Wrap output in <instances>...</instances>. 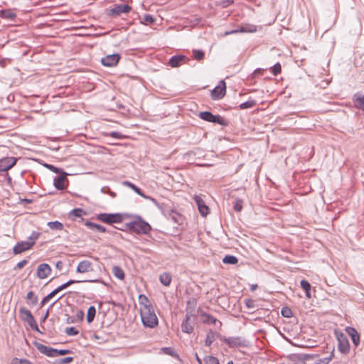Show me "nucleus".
<instances>
[{
  "mask_svg": "<svg viewBox=\"0 0 364 364\" xmlns=\"http://www.w3.org/2000/svg\"><path fill=\"white\" fill-rule=\"evenodd\" d=\"M140 317L141 323L145 328H154L159 324V319L154 307L140 309Z\"/></svg>",
  "mask_w": 364,
  "mask_h": 364,
  "instance_id": "f257e3e1",
  "label": "nucleus"
},
{
  "mask_svg": "<svg viewBox=\"0 0 364 364\" xmlns=\"http://www.w3.org/2000/svg\"><path fill=\"white\" fill-rule=\"evenodd\" d=\"M136 220L125 224V228L137 234H147L151 229L150 225L139 215H135Z\"/></svg>",
  "mask_w": 364,
  "mask_h": 364,
  "instance_id": "f03ea898",
  "label": "nucleus"
},
{
  "mask_svg": "<svg viewBox=\"0 0 364 364\" xmlns=\"http://www.w3.org/2000/svg\"><path fill=\"white\" fill-rule=\"evenodd\" d=\"M198 117L201 119L208 122L218 124L224 126V127L228 125V122L226 119H225L223 117H221L218 114L214 115L212 112H210L209 111L200 112L198 114Z\"/></svg>",
  "mask_w": 364,
  "mask_h": 364,
  "instance_id": "7ed1b4c3",
  "label": "nucleus"
},
{
  "mask_svg": "<svg viewBox=\"0 0 364 364\" xmlns=\"http://www.w3.org/2000/svg\"><path fill=\"white\" fill-rule=\"evenodd\" d=\"M221 341L225 343L230 348H238L247 346V341L240 336L225 337L219 335Z\"/></svg>",
  "mask_w": 364,
  "mask_h": 364,
  "instance_id": "20e7f679",
  "label": "nucleus"
},
{
  "mask_svg": "<svg viewBox=\"0 0 364 364\" xmlns=\"http://www.w3.org/2000/svg\"><path fill=\"white\" fill-rule=\"evenodd\" d=\"M97 218L107 224L119 223L122 222V215L119 213H100Z\"/></svg>",
  "mask_w": 364,
  "mask_h": 364,
  "instance_id": "39448f33",
  "label": "nucleus"
},
{
  "mask_svg": "<svg viewBox=\"0 0 364 364\" xmlns=\"http://www.w3.org/2000/svg\"><path fill=\"white\" fill-rule=\"evenodd\" d=\"M132 10V7L128 4H118L111 9L106 10V14L109 16L117 17L122 14H128Z\"/></svg>",
  "mask_w": 364,
  "mask_h": 364,
  "instance_id": "423d86ee",
  "label": "nucleus"
},
{
  "mask_svg": "<svg viewBox=\"0 0 364 364\" xmlns=\"http://www.w3.org/2000/svg\"><path fill=\"white\" fill-rule=\"evenodd\" d=\"M336 337L338 342V350L344 354L348 353L350 350V343L347 336L342 332H336Z\"/></svg>",
  "mask_w": 364,
  "mask_h": 364,
  "instance_id": "0eeeda50",
  "label": "nucleus"
},
{
  "mask_svg": "<svg viewBox=\"0 0 364 364\" xmlns=\"http://www.w3.org/2000/svg\"><path fill=\"white\" fill-rule=\"evenodd\" d=\"M226 93V84L225 82L222 80L219 82L218 86H216L211 91V98L214 100L222 99Z\"/></svg>",
  "mask_w": 364,
  "mask_h": 364,
  "instance_id": "6e6552de",
  "label": "nucleus"
},
{
  "mask_svg": "<svg viewBox=\"0 0 364 364\" xmlns=\"http://www.w3.org/2000/svg\"><path fill=\"white\" fill-rule=\"evenodd\" d=\"M68 173L63 171L59 176H56L53 179V185L57 190L63 191L65 190L68 184V180L67 179Z\"/></svg>",
  "mask_w": 364,
  "mask_h": 364,
  "instance_id": "1a4fd4ad",
  "label": "nucleus"
},
{
  "mask_svg": "<svg viewBox=\"0 0 364 364\" xmlns=\"http://www.w3.org/2000/svg\"><path fill=\"white\" fill-rule=\"evenodd\" d=\"M194 314H192V311H187L186 314V318L181 323V329L182 331L186 333H191L193 331V323L191 322V317H193Z\"/></svg>",
  "mask_w": 364,
  "mask_h": 364,
  "instance_id": "9d476101",
  "label": "nucleus"
},
{
  "mask_svg": "<svg viewBox=\"0 0 364 364\" xmlns=\"http://www.w3.org/2000/svg\"><path fill=\"white\" fill-rule=\"evenodd\" d=\"M17 159L14 157H4L0 159V172L7 171L16 164Z\"/></svg>",
  "mask_w": 364,
  "mask_h": 364,
  "instance_id": "9b49d317",
  "label": "nucleus"
},
{
  "mask_svg": "<svg viewBox=\"0 0 364 364\" xmlns=\"http://www.w3.org/2000/svg\"><path fill=\"white\" fill-rule=\"evenodd\" d=\"M33 246V242H28V241L18 242L16 244V245L13 248L14 254H15V255L21 254V253L31 249Z\"/></svg>",
  "mask_w": 364,
  "mask_h": 364,
  "instance_id": "f8f14e48",
  "label": "nucleus"
},
{
  "mask_svg": "<svg viewBox=\"0 0 364 364\" xmlns=\"http://www.w3.org/2000/svg\"><path fill=\"white\" fill-rule=\"evenodd\" d=\"M189 59L183 55H176L172 56L168 61V65L171 68H178L182 64L186 63Z\"/></svg>",
  "mask_w": 364,
  "mask_h": 364,
  "instance_id": "ddd939ff",
  "label": "nucleus"
},
{
  "mask_svg": "<svg viewBox=\"0 0 364 364\" xmlns=\"http://www.w3.org/2000/svg\"><path fill=\"white\" fill-rule=\"evenodd\" d=\"M120 59L119 54L108 55L101 59V63L104 66L112 67L116 65Z\"/></svg>",
  "mask_w": 364,
  "mask_h": 364,
  "instance_id": "4468645a",
  "label": "nucleus"
},
{
  "mask_svg": "<svg viewBox=\"0 0 364 364\" xmlns=\"http://www.w3.org/2000/svg\"><path fill=\"white\" fill-rule=\"evenodd\" d=\"M51 267L46 263L38 266L36 274L39 279H45L51 273Z\"/></svg>",
  "mask_w": 364,
  "mask_h": 364,
  "instance_id": "2eb2a0df",
  "label": "nucleus"
},
{
  "mask_svg": "<svg viewBox=\"0 0 364 364\" xmlns=\"http://www.w3.org/2000/svg\"><path fill=\"white\" fill-rule=\"evenodd\" d=\"M345 331L350 337L355 347L357 348L360 344V335L357 330L353 327L347 326Z\"/></svg>",
  "mask_w": 364,
  "mask_h": 364,
  "instance_id": "dca6fc26",
  "label": "nucleus"
},
{
  "mask_svg": "<svg viewBox=\"0 0 364 364\" xmlns=\"http://www.w3.org/2000/svg\"><path fill=\"white\" fill-rule=\"evenodd\" d=\"M194 200L198 205V210L200 215L203 217L209 213V208L205 205L204 200L197 195L194 196Z\"/></svg>",
  "mask_w": 364,
  "mask_h": 364,
  "instance_id": "f3484780",
  "label": "nucleus"
},
{
  "mask_svg": "<svg viewBox=\"0 0 364 364\" xmlns=\"http://www.w3.org/2000/svg\"><path fill=\"white\" fill-rule=\"evenodd\" d=\"M92 271H93V264L89 260L80 262L76 269L77 273H86Z\"/></svg>",
  "mask_w": 364,
  "mask_h": 364,
  "instance_id": "a211bd4d",
  "label": "nucleus"
},
{
  "mask_svg": "<svg viewBox=\"0 0 364 364\" xmlns=\"http://www.w3.org/2000/svg\"><path fill=\"white\" fill-rule=\"evenodd\" d=\"M35 346L40 353L48 357H55V348H53L39 343H35Z\"/></svg>",
  "mask_w": 364,
  "mask_h": 364,
  "instance_id": "6ab92c4d",
  "label": "nucleus"
},
{
  "mask_svg": "<svg viewBox=\"0 0 364 364\" xmlns=\"http://www.w3.org/2000/svg\"><path fill=\"white\" fill-rule=\"evenodd\" d=\"M201 316L203 317V322L207 324H216L218 323L220 324V327L222 326V322L218 321L215 317L208 314L205 312L201 313Z\"/></svg>",
  "mask_w": 364,
  "mask_h": 364,
  "instance_id": "aec40b11",
  "label": "nucleus"
},
{
  "mask_svg": "<svg viewBox=\"0 0 364 364\" xmlns=\"http://www.w3.org/2000/svg\"><path fill=\"white\" fill-rule=\"evenodd\" d=\"M85 225L86 227H87L89 229L97 231V232H107V229L105 228V227H104L101 225L88 221V220L85 221Z\"/></svg>",
  "mask_w": 364,
  "mask_h": 364,
  "instance_id": "412c9836",
  "label": "nucleus"
},
{
  "mask_svg": "<svg viewBox=\"0 0 364 364\" xmlns=\"http://www.w3.org/2000/svg\"><path fill=\"white\" fill-rule=\"evenodd\" d=\"M122 183H123L124 186H127V187L132 188L136 193H137L140 196H141V197H143L144 198H149V196H146L139 187H137L136 185H134V183H131L130 181H123Z\"/></svg>",
  "mask_w": 364,
  "mask_h": 364,
  "instance_id": "4be33fe9",
  "label": "nucleus"
},
{
  "mask_svg": "<svg viewBox=\"0 0 364 364\" xmlns=\"http://www.w3.org/2000/svg\"><path fill=\"white\" fill-rule=\"evenodd\" d=\"M19 316L24 322L28 321L33 317L31 312L25 307H21L19 309Z\"/></svg>",
  "mask_w": 364,
  "mask_h": 364,
  "instance_id": "5701e85b",
  "label": "nucleus"
},
{
  "mask_svg": "<svg viewBox=\"0 0 364 364\" xmlns=\"http://www.w3.org/2000/svg\"><path fill=\"white\" fill-rule=\"evenodd\" d=\"M355 106L364 112V95L355 94L354 95Z\"/></svg>",
  "mask_w": 364,
  "mask_h": 364,
  "instance_id": "b1692460",
  "label": "nucleus"
},
{
  "mask_svg": "<svg viewBox=\"0 0 364 364\" xmlns=\"http://www.w3.org/2000/svg\"><path fill=\"white\" fill-rule=\"evenodd\" d=\"M0 16L2 18L14 20L16 17V15L9 9H4L0 11Z\"/></svg>",
  "mask_w": 364,
  "mask_h": 364,
  "instance_id": "393cba45",
  "label": "nucleus"
},
{
  "mask_svg": "<svg viewBox=\"0 0 364 364\" xmlns=\"http://www.w3.org/2000/svg\"><path fill=\"white\" fill-rule=\"evenodd\" d=\"M139 303L141 305V308L147 307H154L149 299L144 294H140L139 296Z\"/></svg>",
  "mask_w": 364,
  "mask_h": 364,
  "instance_id": "a878e982",
  "label": "nucleus"
},
{
  "mask_svg": "<svg viewBox=\"0 0 364 364\" xmlns=\"http://www.w3.org/2000/svg\"><path fill=\"white\" fill-rule=\"evenodd\" d=\"M171 276L168 272H164L161 274L159 277V280L162 284H164L166 287H168L170 285L171 282Z\"/></svg>",
  "mask_w": 364,
  "mask_h": 364,
  "instance_id": "bb28decb",
  "label": "nucleus"
},
{
  "mask_svg": "<svg viewBox=\"0 0 364 364\" xmlns=\"http://www.w3.org/2000/svg\"><path fill=\"white\" fill-rule=\"evenodd\" d=\"M96 315V309L94 306H90L87 312V321L90 323L93 321Z\"/></svg>",
  "mask_w": 364,
  "mask_h": 364,
  "instance_id": "cd10ccee",
  "label": "nucleus"
},
{
  "mask_svg": "<svg viewBox=\"0 0 364 364\" xmlns=\"http://www.w3.org/2000/svg\"><path fill=\"white\" fill-rule=\"evenodd\" d=\"M169 218L177 225H181L182 223V216L176 211L171 210L169 213Z\"/></svg>",
  "mask_w": 364,
  "mask_h": 364,
  "instance_id": "c85d7f7f",
  "label": "nucleus"
},
{
  "mask_svg": "<svg viewBox=\"0 0 364 364\" xmlns=\"http://www.w3.org/2000/svg\"><path fill=\"white\" fill-rule=\"evenodd\" d=\"M238 29L239 33H253L257 31V26L255 25L248 24L242 26Z\"/></svg>",
  "mask_w": 364,
  "mask_h": 364,
  "instance_id": "c756f323",
  "label": "nucleus"
},
{
  "mask_svg": "<svg viewBox=\"0 0 364 364\" xmlns=\"http://www.w3.org/2000/svg\"><path fill=\"white\" fill-rule=\"evenodd\" d=\"M47 225L51 229V230H63L64 229V225L62 223L59 221H50L47 223Z\"/></svg>",
  "mask_w": 364,
  "mask_h": 364,
  "instance_id": "7c9ffc66",
  "label": "nucleus"
},
{
  "mask_svg": "<svg viewBox=\"0 0 364 364\" xmlns=\"http://www.w3.org/2000/svg\"><path fill=\"white\" fill-rule=\"evenodd\" d=\"M82 213L83 210L82 208H75L72 210L68 215L71 220H75L76 218H81Z\"/></svg>",
  "mask_w": 364,
  "mask_h": 364,
  "instance_id": "2f4dec72",
  "label": "nucleus"
},
{
  "mask_svg": "<svg viewBox=\"0 0 364 364\" xmlns=\"http://www.w3.org/2000/svg\"><path fill=\"white\" fill-rule=\"evenodd\" d=\"M112 273L117 278L122 280L124 278V272L119 266H114L112 269Z\"/></svg>",
  "mask_w": 364,
  "mask_h": 364,
  "instance_id": "473e14b6",
  "label": "nucleus"
},
{
  "mask_svg": "<svg viewBox=\"0 0 364 364\" xmlns=\"http://www.w3.org/2000/svg\"><path fill=\"white\" fill-rule=\"evenodd\" d=\"M225 264H235L238 262V259L234 255H226L223 259Z\"/></svg>",
  "mask_w": 364,
  "mask_h": 364,
  "instance_id": "72a5a7b5",
  "label": "nucleus"
},
{
  "mask_svg": "<svg viewBox=\"0 0 364 364\" xmlns=\"http://www.w3.org/2000/svg\"><path fill=\"white\" fill-rule=\"evenodd\" d=\"M26 299L31 301L32 306L36 305L38 302V296L32 291L27 294Z\"/></svg>",
  "mask_w": 364,
  "mask_h": 364,
  "instance_id": "f704fd0d",
  "label": "nucleus"
},
{
  "mask_svg": "<svg viewBox=\"0 0 364 364\" xmlns=\"http://www.w3.org/2000/svg\"><path fill=\"white\" fill-rule=\"evenodd\" d=\"M155 18L151 14H144L142 17L141 22L146 25L154 23Z\"/></svg>",
  "mask_w": 364,
  "mask_h": 364,
  "instance_id": "c9c22d12",
  "label": "nucleus"
},
{
  "mask_svg": "<svg viewBox=\"0 0 364 364\" xmlns=\"http://www.w3.org/2000/svg\"><path fill=\"white\" fill-rule=\"evenodd\" d=\"M281 314L285 318H291L293 316L292 310L288 306L282 307Z\"/></svg>",
  "mask_w": 364,
  "mask_h": 364,
  "instance_id": "e433bc0d",
  "label": "nucleus"
},
{
  "mask_svg": "<svg viewBox=\"0 0 364 364\" xmlns=\"http://www.w3.org/2000/svg\"><path fill=\"white\" fill-rule=\"evenodd\" d=\"M30 326V328L31 329H33V331H37L40 333H42V332L39 330V328L37 325V323L34 318V317L31 318L30 320H28V321H26Z\"/></svg>",
  "mask_w": 364,
  "mask_h": 364,
  "instance_id": "4c0bfd02",
  "label": "nucleus"
},
{
  "mask_svg": "<svg viewBox=\"0 0 364 364\" xmlns=\"http://www.w3.org/2000/svg\"><path fill=\"white\" fill-rule=\"evenodd\" d=\"M203 360L205 364H219L218 359L213 355H207Z\"/></svg>",
  "mask_w": 364,
  "mask_h": 364,
  "instance_id": "58836bf2",
  "label": "nucleus"
},
{
  "mask_svg": "<svg viewBox=\"0 0 364 364\" xmlns=\"http://www.w3.org/2000/svg\"><path fill=\"white\" fill-rule=\"evenodd\" d=\"M214 341V332L212 330H210L207 333V336L205 341V344L206 346H210Z\"/></svg>",
  "mask_w": 364,
  "mask_h": 364,
  "instance_id": "ea45409f",
  "label": "nucleus"
},
{
  "mask_svg": "<svg viewBox=\"0 0 364 364\" xmlns=\"http://www.w3.org/2000/svg\"><path fill=\"white\" fill-rule=\"evenodd\" d=\"M161 351L166 355H171V357H173V358L178 357V355L171 347L162 348Z\"/></svg>",
  "mask_w": 364,
  "mask_h": 364,
  "instance_id": "a19ab883",
  "label": "nucleus"
},
{
  "mask_svg": "<svg viewBox=\"0 0 364 364\" xmlns=\"http://www.w3.org/2000/svg\"><path fill=\"white\" fill-rule=\"evenodd\" d=\"M40 235H41V232H40L33 231L32 233L31 234V235L28 237V240L27 241L33 242V245H34L35 243H36V241L38 239Z\"/></svg>",
  "mask_w": 364,
  "mask_h": 364,
  "instance_id": "79ce46f5",
  "label": "nucleus"
},
{
  "mask_svg": "<svg viewBox=\"0 0 364 364\" xmlns=\"http://www.w3.org/2000/svg\"><path fill=\"white\" fill-rule=\"evenodd\" d=\"M193 53L197 60H201L204 58L205 53L202 50H193Z\"/></svg>",
  "mask_w": 364,
  "mask_h": 364,
  "instance_id": "37998d69",
  "label": "nucleus"
},
{
  "mask_svg": "<svg viewBox=\"0 0 364 364\" xmlns=\"http://www.w3.org/2000/svg\"><path fill=\"white\" fill-rule=\"evenodd\" d=\"M104 135L112 136L113 138L118 139H122L124 138V136L122 133L118 132H111L109 133H105Z\"/></svg>",
  "mask_w": 364,
  "mask_h": 364,
  "instance_id": "c03bdc74",
  "label": "nucleus"
},
{
  "mask_svg": "<svg viewBox=\"0 0 364 364\" xmlns=\"http://www.w3.org/2000/svg\"><path fill=\"white\" fill-rule=\"evenodd\" d=\"M255 105V102L254 100H249V101H247V102H245L240 104V108L241 109L251 108V107H254Z\"/></svg>",
  "mask_w": 364,
  "mask_h": 364,
  "instance_id": "a18cd8bd",
  "label": "nucleus"
},
{
  "mask_svg": "<svg viewBox=\"0 0 364 364\" xmlns=\"http://www.w3.org/2000/svg\"><path fill=\"white\" fill-rule=\"evenodd\" d=\"M271 71L274 75H277L282 71V67L280 63H277L271 68Z\"/></svg>",
  "mask_w": 364,
  "mask_h": 364,
  "instance_id": "49530a36",
  "label": "nucleus"
},
{
  "mask_svg": "<svg viewBox=\"0 0 364 364\" xmlns=\"http://www.w3.org/2000/svg\"><path fill=\"white\" fill-rule=\"evenodd\" d=\"M243 200L237 198L234 204L233 208L236 212H240L242 209Z\"/></svg>",
  "mask_w": 364,
  "mask_h": 364,
  "instance_id": "de8ad7c7",
  "label": "nucleus"
},
{
  "mask_svg": "<svg viewBox=\"0 0 364 364\" xmlns=\"http://www.w3.org/2000/svg\"><path fill=\"white\" fill-rule=\"evenodd\" d=\"M11 364H33V363L26 359H19L18 358H14L11 360Z\"/></svg>",
  "mask_w": 364,
  "mask_h": 364,
  "instance_id": "09e8293b",
  "label": "nucleus"
},
{
  "mask_svg": "<svg viewBox=\"0 0 364 364\" xmlns=\"http://www.w3.org/2000/svg\"><path fill=\"white\" fill-rule=\"evenodd\" d=\"M196 304V301L195 299L189 300L187 302L186 312L188 311H192V314H193Z\"/></svg>",
  "mask_w": 364,
  "mask_h": 364,
  "instance_id": "8fccbe9b",
  "label": "nucleus"
},
{
  "mask_svg": "<svg viewBox=\"0 0 364 364\" xmlns=\"http://www.w3.org/2000/svg\"><path fill=\"white\" fill-rule=\"evenodd\" d=\"M65 332L68 336H76L79 333V331L77 330L75 327L73 326L67 328Z\"/></svg>",
  "mask_w": 364,
  "mask_h": 364,
  "instance_id": "3c124183",
  "label": "nucleus"
},
{
  "mask_svg": "<svg viewBox=\"0 0 364 364\" xmlns=\"http://www.w3.org/2000/svg\"><path fill=\"white\" fill-rule=\"evenodd\" d=\"M73 360V357H65L63 358L58 359L55 361L56 364H68Z\"/></svg>",
  "mask_w": 364,
  "mask_h": 364,
  "instance_id": "603ef678",
  "label": "nucleus"
},
{
  "mask_svg": "<svg viewBox=\"0 0 364 364\" xmlns=\"http://www.w3.org/2000/svg\"><path fill=\"white\" fill-rule=\"evenodd\" d=\"M45 166L46 168H48L49 170L52 171L54 173H62L63 171H64L62 168H58L53 165H51V164H45Z\"/></svg>",
  "mask_w": 364,
  "mask_h": 364,
  "instance_id": "864d4df0",
  "label": "nucleus"
},
{
  "mask_svg": "<svg viewBox=\"0 0 364 364\" xmlns=\"http://www.w3.org/2000/svg\"><path fill=\"white\" fill-rule=\"evenodd\" d=\"M101 192L102 193H107L109 194L111 197L115 198L116 193L110 190V188L108 186H104L101 188Z\"/></svg>",
  "mask_w": 364,
  "mask_h": 364,
  "instance_id": "5fc2aeb1",
  "label": "nucleus"
},
{
  "mask_svg": "<svg viewBox=\"0 0 364 364\" xmlns=\"http://www.w3.org/2000/svg\"><path fill=\"white\" fill-rule=\"evenodd\" d=\"M300 284H301V287L305 291H308V290H311V284L308 281H306L305 279H302L300 282Z\"/></svg>",
  "mask_w": 364,
  "mask_h": 364,
  "instance_id": "6e6d98bb",
  "label": "nucleus"
},
{
  "mask_svg": "<svg viewBox=\"0 0 364 364\" xmlns=\"http://www.w3.org/2000/svg\"><path fill=\"white\" fill-rule=\"evenodd\" d=\"M53 296H55L54 294L51 291L50 294H48L46 296H45L41 302V307L43 306L46 303H48Z\"/></svg>",
  "mask_w": 364,
  "mask_h": 364,
  "instance_id": "4d7b16f0",
  "label": "nucleus"
},
{
  "mask_svg": "<svg viewBox=\"0 0 364 364\" xmlns=\"http://www.w3.org/2000/svg\"><path fill=\"white\" fill-rule=\"evenodd\" d=\"M333 357V353L331 354L326 358L319 359L318 363H314V364H328L332 359Z\"/></svg>",
  "mask_w": 364,
  "mask_h": 364,
  "instance_id": "13d9d810",
  "label": "nucleus"
},
{
  "mask_svg": "<svg viewBox=\"0 0 364 364\" xmlns=\"http://www.w3.org/2000/svg\"><path fill=\"white\" fill-rule=\"evenodd\" d=\"M71 353H72V351L69 349H60V350L55 349V357H56L58 355H64L70 354Z\"/></svg>",
  "mask_w": 364,
  "mask_h": 364,
  "instance_id": "bf43d9fd",
  "label": "nucleus"
},
{
  "mask_svg": "<svg viewBox=\"0 0 364 364\" xmlns=\"http://www.w3.org/2000/svg\"><path fill=\"white\" fill-rule=\"evenodd\" d=\"M245 304L247 308L254 309L255 307V301L253 299H245Z\"/></svg>",
  "mask_w": 364,
  "mask_h": 364,
  "instance_id": "052dcab7",
  "label": "nucleus"
},
{
  "mask_svg": "<svg viewBox=\"0 0 364 364\" xmlns=\"http://www.w3.org/2000/svg\"><path fill=\"white\" fill-rule=\"evenodd\" d=\"M81 281H78V280H74V279H70L69 281H68L67 282L63 284L61 286L63 287V289H66L67 287H68L69 286H70L71 284H76V283H79Z\"/></svg>",
  "mask_w": 364,
  "mask_h": 364,
  "instance_id": "680f3d73",
  "label": "nucleus"
},
{
  "mask_svg": "<svg viewBox=\"0 0 364 364\" xmlns=\"http://www.w3.org/2000/svg\"><path fill=\"white\" fill-rule=\"evenodd\" d=\"M27 263H28L27 259H23L21 262H19L18 263H17V264L16 265L14 269H22Z\"/></svg>",
  "mask_w": 364,
  "mask_h": 364,
  "instance_id": "e2e57ef3",
  "label": "nucleus"
},
{
  "mask_svg": "<svg viewBox=\"0 0 364 364\" xmlns=\"http://www.w3.org/2000/svg\"><path fill=\"white\" fill-rule=\"evenodd\" d=\"M84 311L82 310H78L76 312V318L79 321H82L84 319Z\"/></svg>",
  "mask_w": 364,
  "mask_h": 364,
  "instance_id": "0e129e2a",
  "label": "nucleus"
},
{
  "mask_svg": "<svg viewBox=\"0 0 364 364\" xmlns=\"http://www.w3.org/2000/svg\"><path fill=\"white\" fill-rule=\"evenodd\" d=\"M314 357V355L311 354H301L300 355V360L304 361L305 360L311 359Z\"/></svg>",
  "mask_w": 364,
  "mask_h": 364,
  "instance_id": "69168bd1",
  "label": "nucleus"
},
{
  "mask_svg": "<svg viewBox=\"0 0 364 364\" xmlns=\"http://www.w3.org/2000/svg\"><path fill=\"white\" fill-rule=\"evenodd\" d=\"M239 33V29H234V30L225 31L224 33V36H228V35L235 34V33Z\"/></svg>",
  "mask_w": 364,
  "mask_h": 364,
  "instance_id": "338daca9",
  "label": "nucleus"
},
{
  "mask_svg": "<svg viewBox=\"0 0 364 364\" xmlns=\"http://www.w3.org/2000/svg\"><path fill=\"white\" fill-rule=\"evenodd\" d=\"M62 290H63L62 286H59L56 289H55L53 291H52V292L54 294V295L55 296L58 292L61 291Z\"/></svg>",
  "mask_w": 364,
  "mask_h": 364,
  "instance_id": "774afa93",
  "label": "nucleus"
}]
</instances>
